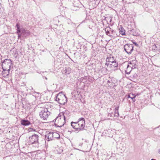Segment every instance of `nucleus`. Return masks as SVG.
I'll return each instance as SVG.
<instances>
[{
  "instance_id": "f257e3e1",
  "label": "nucleus",
  "mask_w": 160,
  "mask_h": 160,
  "mask_svg": "<svg viewBox=\"0 0 160 160\" xmlns=\"http://www.w3.org/2000/svg\"><path fill=\"white\" fill-rule=\"evenodd\" d=\"M67 111L65 112L62 116H58L55 119V124L58 127H61L63 126L65 122V116L67 112Z\"/></svg>"
},
{
  "instance_id": "f03ea898",
  "label": "nucleus",
  "mask_w": 160,
  "mask_h": 160,
  "mask_svg": "<svg viewBox=\"0 0 160 160\" xmlns=\"http://www.w3.org/2000/svg\"><path fill=\"white\" fill-rule=\"evenodd\" d=\"M29 141L28 144L29 145L32 144L33 147H38L39 146L38 136L36 134H34L30 137L29 138Z\"/></svg>"
},
{
  "instance_id": "7ed1b4c3",
  "label": "nucleus",
  "mask_w": 160,
  "mask_h": 160,
  "mask_svg": "<svg viewBox=\"0 0 160 160\" xmlns=\"http://www.w3.org/2000/svg\"><path fill=\"white\" fill-rule=\"evenodd\" d=\"M56 101L60 104L64 105L67 102V99L65 94L61 92L57 94Z\"/></svg>"
},
{
  "instance_id": "20e7f679",
  "label": "nucleus",
  "mask_w": 160,
  "mask_h": 160,
  "mask_svg": "<svg viewBox=\"0 0 160 160\" xmlns=\"http://www.w3.org/2000/svg\"><path fill=\"white\" fill-rule=\"evenodd\" d=\"M12 65V61L10 59H6L2 63V66L4 71H9Z\"/></svg>"
},
{
  "instance_id": "39448f33",
  "label": "nucleus",
  "mask_w": 160,
  "mask_h": 160,
  "mask_svg": "<svg viewBox=\"0 0 160 160\" xmlns=\"http://www.w3.org/2000/svg\"><path fill=\"white\" fill-rule=\"evenodd\" d=\"M50 114V112L48 111L47 108L43 107L39 112V116L43 120H46L48 116Z\"/></svg>"
},
{
  "instance_id": "423d86ee",
  "label": "nucleus",
  "mask_w": 160,
  "mask_h": 160,
  "mask_svg": "<svg viewBox=\"0 0 160 160\" xmlns=\"http://www.w3.org/2000/svg\"><path fill=\"white\" fill-rule=\"evenodd\" d=\"M58 135V134L56 132H47L46 134L45 135V137L46 139L48 141H49L52 140L54 136Z\"/></svg>"
},
{
  "instance_id": "0eeeda50",
  "label": "nucleus",
  "mask_w": 160,
  "mask_h": 160,
  "mask_svg": "<svg viewBox=\"0 0 160 160\" xmlns=\"http://www.w3.org/2000/svg\"><path fill=\"white\" fill-rule=\"evenodd\" d=\"M77 122L80 131L83 130L84 129V127L85 126V119L83 118H79Z\"/></svg>"
},
{
  "instance_id": "6e6552de",
  "label": "nucleus",
  "mask_w": 160,
  "mask_h": 160,
  "mask_svg": "<svg viewBox=\"0 0 160 160\" xmlns=\"http://www.w3.org/2000/svg\"><path fill=\"white\" fill-rule=\"evenodd\" d=\"M124 49L125 52L128 54L131 53L133 51V46L132 44H127L124 45Z\"/></svg>"
},
{
  "instance_id": "1a4fd4ad",
  "label": "nucleus",
  "mask_w": 160,
  "mask_h": 160,
  "mask_svg": "<svg viewBox=\"0 0 160 160\" xmlns=\"http://www.w3.org/2000/svg\"><path fill=\"white\" fill-rule=\"evenodd\" d=\"M105 33L107 35L111 37H112V35L111 34H113L114 31L113 29L109 27H107L105 28Z\"/></svg>"
},
{
  "instance_id": "9d476101",
  "label": "nucleus",
  "mask_w": 160,
  "mask_h": 160,
  "mask_svg": "<svg viewBox=\"0 0 160 160\" xmlns=\"http://www.w3.org/2000/svg\"><path fill=\"white\" fill-rule=\"evenodd\" d=\"M130 27H131V25H129L128 27V29L131 35L134 36H138L139 35L138 31L136 30L135 29L130 28Z\"/></svg>"
},
{
  "instance_id": "9b49d317",
  "label": "nucleus",
  "mask_w": 160,
  "mask_h": 160,
  "mask_svg": "<svg viewBox=\"0 0 160 160\" xmlns=\"http://www.w3.org/2000/svg\"><path fill=\"white\" fill-rule=\"evenodd\" d=\"M105 65L107 66L108 67L112 68V70H115L114 68H116L118 66V62H116V60L111 63L110 64L109 63H106Z\"/></svg>"
},
{
  "instance_id": "f8f14e48",
  "label": "nucleus",
  "mask_w": 160,
  "mask_h": 160,
  "mask_svg": "<svg viewBox=\"0 0 160 160\" xmlns=\"http://www.w3.org/2000/svg\"><path fill=\"white\" fill-rule=\"evenodd\" d=\"M71 125L73 128L77 132L80 131V128H79L77 122H72L71 123Z\"/></svg>"
},
{
  "instance_id": "ddd939ff",
  "label": "nucleus",
  "mask_w": 160,
  "mask_h": 160,
  "mask_svg": "<svg viewBox=\"0 0 160 160\" xmlns=\"http://www.w3.org/2000/svg\"><path fill=\"white\" fill-rule=\"evenodd\" d=\"M115 59L114 57L112 55H110L106 59V62L110 64L111 63L115 61Z\"/></svg>"
},
{
  "instance_id": "4468645a",
  "label": "nucleus",
  "mask_w": 160,
  "mask_h": 160,
  "mask_svg": "<svg viewBox=\"0 0 160 160\" xmlns=\"http://www.w3.org/2000/svg\"><path fill=\"white\" fill-rule=\"evenodd\" d=\"M136 63L137 61L135 60L130 61L129 64L131 66V67L133 69H134L136 68Z\"/></svg>"
},
{
  "instance_id": "2eb2a0df",
  "label": "nucleus",
  "mask_w": 160,
  "mask_h": 160,
  "mask_svg": "<svg viewBox=\"0 0 160 160\" xmlns=\"http://www.w3.org/2000/svg\"><path fill=\"white\" fill-rule=\"evenodd\" d=\"M152 50L154 51L159 52L160 51V46L158 45H156L154 44L152 46Z\"/></svg>"
},
{
  "instance_id": "dca6fc26",
  "label": "nucleus",
  "mask_w": 160,
  "mask_h": 160,
  "mask_svg": "<svg viewBox=\"0 0 160 160\" xmlns=\"http://www.w3.org/2000/svg\"><path fill=\"white\" fill-rule=\"evenodd\" d=\"M108 117H115V113L113 112V111L111 108L108 109Z\"/></svg>"
},
{
  "instance_id": "f3484780",
  "label": "nucleus",
  "mask_w": 160,
  "mask_h": 160,
  "mask_svg": "<svg viewBox=\"0 0 160 160\" xmlns=\"http://www.w3.org/2000/svg\"><path fill=\"white\" fill-rule=\"evenodd\" d=\"M132 69L133 68H132L131 66H130L129 64L127 66L126 70H125L126 73L127 74H129L132 70Z\"/></svg>"
},
{
  "instance_id": "a211bd4d",
  "label": "nucleus",
  "mask_w": 160,
  "mask_h": 160,
  "mask_svg": "<svg viewBox=\"0 0 160 160\" xmlns=\"http://www.w3.org/2000/svg\"><path fill=\"white\" fill-rule=\"evenodd\" d=\"M21 124L23 126H27L30 124V122L27 120L22 119L21 121Z\"/></svg>"
},
{
  "instance_id": "6ab92c4d",
  "label": "nucleus",
  "mask_w": 160,
  "mask_h": 160,
  "mask_svg": "<svg viewBox=\"0 0 160 160\" xmlns=\"http://www.w3.org/2000/svg\"><path fill=\"white\" fill-rule=\"evenodd\" d=\"M104 20L107 21V22L108 24L109 23L108 22V20H109V24L111 26H112L114 24L113 22H112V18L110 17L105 18L104 19Z\"/></svg>"
},
{
  "instance_id": "aec40b11",
  "label": "nucleus",
  "mask_w": 160,
  "mask_h": 160,
  "mask_svg": "<svg viewBox=\"0 0 160 160\" xmlns=\"http://www.w3.org/2000/svg\"><path fill=\"white\" fill-rule=\"evenodd\" d=\"M16 27L17 28V33L18 35V37H20L21 35H20L19 33L21 32L22 31V29L20 28V27L18 23L16 25Z\"/></svg>"
},
{
  "instance_id": "412c9836",
  "label": "nucleus",
  "mask_w": 160,
  "mask_h": 160,
  "mask_svg": "<svg viewBox=\"0 0 160 160\" xmlns=\"http://www.w3.org/2000/svg\"><path fill=\"white\" fill-rule=\"evenodd\" d=\"M119 33L120 34L123 36L125 35V30L124 29L123 27H121L119 29Z\"/></svg>"
},
{
  "instance_id": "4be33fe9",
  "label": "nucleus",
  "mask_w": 160,
  "mask_h": 160,
  "mask_svg": "<svg viewBox=\"0 0 160 160\" xmlns=\"http://www.w3.org/2000/svg\"><path fill=\"white\" fill-rule=\"evenodd\" d=\"M118 107H116L115 108L114 110H113V112H114V113H115V115H114V116H115V117H119V114L118 111Z\"/></svg>"
},
{
  "instance_id": "5701e85b",
  "label": "nucleus",
  "mask_w": 160,
  "mask_h": 160,
  "mask_svg": "<svg viewBox=\"0 0 160 160\" xmlns=\"http://www.w3.org/2000/svg\"><path fill=\"white\" fill-rule=\"evenodd\" d=\"M128 98H130L131 99H132L133 102H134L135 101V98L136 97V96L134 95L132 93H130L128 95Z\"/></svg>"
},
{
  "instance_id": "b1692460",
  "label": "nucleus",
  "mask_w": 160,
  "mask_h": 160,
  "mask_svg": "<svg viewBox=\"0 0 160 160\" xmlns=\"http://www.w3.org/2000/svg\"><path fill=\"white\" fill-rule=\"evenodd\" d=\"M112 81V80H108L107 82V84L110 87H114L115 86V83Z\"/></svg>"
},
{
  "instance_id": "393cba45",
  "label": "nucleus",
  "mask_w": 160,
  "mask_h": 160,
  "mask_svg": "<svg viewBox=\"0 0 160 160\" xmlns=\"http://www.w3.org/2000/svg\"><path fill=\"white\" fill-rule=\"evenodd\" d=\"M22 32L23 33L25 32L26 33H27L28 35H29L30 34L29 32H28L27 31H26L25 30L22 29Z\"/></svg>"
},
{
  "instance_id": "a878e982",
  "label": "nucleus",
  "mask_w": 160,
  "mask_h": 160,
  "mask_svg": "<svg viewBox=\"0 0 160 160\" xmlns=\"http://www.w3.org/2000/svg\"><path fill=\"white\" fill-rule=\"evenodd\" d=\"M56 136H58V138H59V134H58V135H55L54 136V137L53 138H56L57 137H56Z\"/></svg>"
},
{
  "instance_id": "bb28decb",
  "label": "nucleus",
  "mask_w": 160,
  "mask_h": 160,
  "mask_svg": "<svg viewBox=\"0 0 160 160\" xmlns=\"http://www.w3.org/2000/svg\"><path fill=\"white\" fill-rule=\"evenodd\" d=\"M133 43L136 46H138V44L135 42H134Z\"/></svg>"
},
{
  "instance_id": "cd10ccee",
  "label": "nucleus",
  "mask_w": 160,
  "mask_h": 160,
  "mask_svg": "<svg viewBox=\"0 0 160 160\" xmlns=\"http://www.w3.org/2000/svg\"><path fill=\"white\" fill-rule=\"evenodd\" d=\"M158 152L160 154V148L158 150Z\"/></svg>"
},
{
  "instance_id": "c85d7f7f",
  "label": "nucleus",
  "mask_w": 160,
  "mask_h": 160,
  "mask_svg": "<svg viewBox=\"0 0 160 160\" xmlns=\"http://www.w3.org/2000/svg\"><path fill=\"white\" fill-rule=\"evenodd\" d=\"M151 160H156L154 159H151Z\"/></svg>"
},
{
  "instance_id": "c756f323",
  "label": "nucleus",
  "mask_w": 160,
  "mask_h": 160,
  "mask_svg": "<svg viewBox=\"0 0 160 160\" xmlns=\"http://www.w3.org/2000/svg\"><path fill=\"white\" fill-rule=\"evenodd\" d=\"M45 79L46 80H47V78H46V77H45Z\"/></svg>"
}]
</instances>
